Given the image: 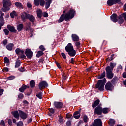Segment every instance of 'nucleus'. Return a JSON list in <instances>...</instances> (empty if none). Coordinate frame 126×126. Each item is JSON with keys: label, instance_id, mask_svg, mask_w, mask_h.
Returning a JSON list of instances; mask_svg holds the SVG:
<instances>
[{"label": "nucleus", "instance_id": "obj_1", "mask_svg": "<svg viewBox=\"0 0 126 126\" xmlns=\"http://www.w3.org/2000/svg\"><path fill=\"white\" fill-rule=\"evenodd\" d=\"M75 10L68 7L63 11V14L61 16L58 21L59 23L63 22V20L68 21L69 19H72L75 16Z\"/></svg>", "mask_w": 126, "mask_h": 126}, {"label": "nucleus", "instance_id": "obj_2", "mask_svg": "<svg viewBox=\"0 0 126 126\" xmlns=\"http://www.w3.org/2000/svg\"><path fill=\"white\" fill-rule=\"evenodd\" d=\"M65 50L70 57H74L76 55V51L74 50L72 44L69 43L65 47Z\"/></svg>", "mask_w": 126, "mask_h": 126}, {"label": "nucleus", "instance_id": "obj_3", "mask_svg": "<svg viewBox=\"0 0 126 126\" xmlns=\"http://www.w3.org/2000/svg\"><path fill=\"white\" fill-rule=\"evenodd\" d=\"M2 2V12H6V11H8L10 9V6H11V1H10V0H3Z\"/></svg>", "mask_w": 126, "mask_h": 126}, {"label": "nucleus", "instance_id": "obj_4", "mask_svg": "<svg viewBox=\"0 0 126 126\" xmlns=\"http://www.w3.org/2000/svg\"><path fill=\"white\" fill-rule=\"evenodd\" d=\"M106 82H107L106 78H104L103 80H98L95 85L96 88H98V90H100V91H103L104 89Z\"/></svg>", "mask_w": 126, "mask_h": 126}, {"label": "nucleus", "instance_id": "obj_5", "mask_svg": "<svg viewBox=\"0 0 126 126\" xmlns=\"http://www.w3.org/2000/svg\"><path fill=\"white\" fill-rule=\"evenodd\" d=\"M106 71L107 77L109 79H112L114 77V73H113V70H110L109 67H106L105 69Z\"/></svg>", "mask_w": 126, "mask_h": 126}, {"label": "nucleus", "instance_id": "obj_6", "mask_svg": "<svg viewBox=\"0 0 126 126\" xmlns=\"http://www.w3.org/2000/svg\"><path fill=\"white\" fill-rule=\"evenodd\" d=\"M25 54L28 59H32V57H33V51L30 49H26L25 51Z\"/></svg>", "mask_w": 126, "mask_h": 126}, {"label": "nucleus", "instance_id": "obj_7", "mask_svg": "<svg viewBox=\"0 0 126 126\" xmlns=\"http://www.w3.org/2000/svg\"><path fill=\"white\" fill-rule=\"evenodd\" d=\"M48 87V83L45 81H41L38 85V87L40 90H43L45 87Z\"/></svg>", "mask_w": 126, "mask_h": 126}, {"label": "nucleus", "instance_id": "obj_8", "mask_svg": "<svg viewBox=\"0 0 126 126\" xmlns=\"http://www.w3.org/2000/svg\"><path fill=\"white\" fill-rule=\"evenodd\" d=\"M105 89L110 91L113 90L114 86H113V84L111 82H107L105 85Z\"/></svg>", "mask_w": 126, "mask_h": 126}, {"label": "nucleus", "instance_id": "obj_9", "mask_svg": "<svg viewBox=\"0 0 126 126\" xmlns=\"http://www.w3.org/2000/svg\"><path fill=\"white\" fill-rule=\"evenodd\" d=\"M28 16H29V14H27V13L24 12L21 13V18L22 21L25 22L26 21V19H28Z\"/></svg>", "mask_w": 126, "mask_h": 126}, {"label": "nucleus", "instance_id": "obj_10", "mask_svg": "<svg viewBox=\"0 0 126 126\" xmlns=\"http://www.w3.org/2000/svg\"><path fill=\"white\" fill-rule=\"evenodd\" d=\"M93 126H102V120L100 119L94 120Z\"/></svg>", "mask_w": 126, "mask_h": 126}, {"label": "nucleus", "instance_id": "obj_11", "mask_svg": "<svg viewBox=\"0 0 126 126\" xmlns=\"http://www.w3.org/2000/svg\"><path fill=\"white\" fill-rule=\"evenodd\" d=\"M19 113L21 119H22L23 120H26V119H27V117H28L27 113H26L21 110H19Z\"/></svg>", "mask_w": 126, "mask_h": 126}, {"label": "nucleus", "instance_id": "obj_12", "mask_svg": "<svg viewBox=\"0 0 126 126\" xmlns=\"http://www.w3.org/2000/svg\"><path fill=\"white\" fill-rule=\"evenodd\" d=\"M94 114L96 115H102V108L100 106H97L95 108Z\"/></svg>", "mask_w": 126, "mask_h": 126}, {"label": "nucleus", "instance_id": "obj_13", "mask_svg": "<svg viewBox=\"0 0 126 126\" xmlns=\"http://www.w3.org/2000/svg\"><path fill=\"white\" fill-rule=\"evenodd\" d=\"M71 38L73 42H78L79 41V37L76 34H72Z\"/></svg>", "mask_w": 126, "mask_h": 126}, {"label": "nucleus", "instance_id": "obj_14", "mask_svg": "<svg viewBox=\"0 0 126 126\" xmlns=\"http://www.w3.org/2000/svg\"><path fill=\"white\" fill-rule=\"evenodd\" d=\"M54 106L57 109H61L63 107V103L61 102H55Z\"/></svg>", "mask_w": 126, "mask_h": 126}, {"label": "nucleus", "instance_id": "obj_15", "mask_svg": "<svg viewBox=\"0 0 126 126\" xmlns=\"http://www.w3.org/2000/svg\"><path fill=\"white\" fill-rule=\"evenodd\" d=\"M111 19L113 22H117L118 21V15L117 14H113L111 16Z\"/></svg>", "mask_w": 126, "mask_h": 126}, {"label": "nucleus", "instance_id": "obj_16", "mask_svg": "<svg viewBox=\"0 0 126 126\" xmlns=\"http://www.w3.org/2000/svg\"><path fill=\"white\" fill-rule=\"evenodd\" d=\"M28 19H29L31 22H32V23H34V22H35V17H34L33 15L29 14Z\"/></svg>", "mask_w": 126, "mask_h": 126}, {"label": "nucleus", "instance_id": "obj_17", "mask_svg": "<svg viewBox=\"0 0 126 126\" xmlns=\"http://www.w3.org/2000/svg\"><path fill=\"white\" fill-rule=\"evenodd\" d=\"M11 113L13 115V117L15 118V119H17V120H19V113H18V111H13L11 112Z\"/></svg>", "mask_w": 126, "mask_h": 126}, {"label": "nucleus", "instance_id": "obj_18", "mask_svg": "<svg viewBox=\"0 0 126 126\" xmlns=\"http://www.w3.org/2000/svg\"><path fill=\"white\" fill-rule=\"evenodd\" d=\"M116 0H108L107 2V4L108 6H112V5H114V4H116Z\"/></svg>", "mask_w": 126, "mask_h": 126}, {"label": "nucleus", "instance_id": "obj_19", "mask_svg": "<svg viewBox=\"0 0 126 126\" xmlns=\"http://www.w3.org/2000/svg\"><path fill=\"white\" fill-rule=\"evenodd\" d=\"M51 3H52V0H46V3H45L46 9H48V8L50 7V5H51Z\"/></svg>", "mask_w": 126, "mask_h": 126}, {"label": "nucleus", "instance_id": "obj_20", "mask_svg": "<svg viewBox=\"0 0 126 126\" xmlns=\"http://www.w3.org/2000/svg\"><path fill=\"white\" fill-rule=\"evenodd\" d=\"M116 65H117L116 63L111 62L110 63V66H107V67H109L110 70H113L114 67H115Z\"/></svg>", "mask_w": 126, "mask_h": 126}, {"label": "nucleus", "instance_id": "obj_21", "mask_svg": "<svg viewBox=\"0 0 126 126\" xmlns=\"http://www.w3.org/2000/svg\"><path fill=\"white\" fill-rule=\"evenodd\" d=\"M99 104H100V100L97 99L96 101H95L92 104L93 109H94L95 107H97V106H98Z\"/></svg>", "mask_w": 126, "mask_h": 126}, {"label": "nucleus", "instance_id": "obj_22", "mask_svg": "<svg viewBox=\"0 0 126 126\" xmlns=\"http://www.w3.org/2000/svg\"><path fill=\"white\" fill-rule=\"evenodd\" d=\"M14 47V45L12 43H9L6 45V48L8 50V51H12V49Z\"/></svg>", "mask_w": 126, "mask_h": 126}, {"label": "nucleus", "instance_id": "obj_23", "mask_svg": "<svg viewBox=\"0 0 126 126\" xmlns=\"http://www.w3.org/2000/svg\"><path fill=\"white\" fill-rule=\"evenodd\" d=\"M15 52L17 55H21V54H24V51L20 49V48L16 49Z\"/></svg>", "mask_w": 126, "mask_h": 126}, {"label": "nucleus", "instance_id": "obj_24", "mask_svg": "<svg viewBox=\"0 0 126 126\" xmlns=\"http://www.w3.org/2000/svg\"><path fill=\"white\" fill-rule=\"evenodd\" d=\"M15 5L16 6V7H17V8H20V9H23V6L22 5V4L19 2H15Z\"/></svg>", "mask_w": 126, "mask_h": 126}, {"label": "nucleus", "instance_id": "obj_25", "mask_svg": "<svg viewBox=\"0 0 126 126\" xmlns=\"http://www.w3.org/2000/svg\"><path fill=\"white\" fill-rule=\"evenodd\" d=\"M117 21H118V23H119V24H122V23H124V19H123V16H119Z\"/></svg>", "mask_w": 126, "mask_h": 126}, {"label": "nucleus", "instance_id": "obj_26", "mask_svg": "<svg viewBox=\"0 0 126 126\" xmlns=\"http://www.w3.org/2000/svg\"><path fill=\"white\" fill-rule=\"evenodd\" d=\"M42 14L43 11H42V10L39 9L37 10V15L39 18H41Z\"/></svg>", "mask_w": 126, "mask_h": 126}, {"label": "nucleus", "instance_id": "obj_27", "mask_svg": "<svg viewBox=\"0 0 126 126\" xmlns=\"http://www.w3.org/2000/svg\"><path fill=\"white\" fill-rule=\"evenodd\" d=\"M29 87V86H22L21 88H19V90L20 91V92H24V90H25L27 88Z\"/></svg>", "mask_w": 126, "mask_h": 126}, {"label": "nucleus", "instance_id": "obj_28", "mask_svg": "<svg viewBox=\"0 0 126 126\" xmlns=\"http://www.w3.org/2000/svg\"><path fill=\"white\" fill-rule=\"evenodd\" d=\"M73 117L74 118H75V119H79V118H80V114H79V111H76L75 112H74Z\"/></svg>", "mask_w": 126, "mask_h": 126}, {"label": "nucleus", "instance_id": "obj_29", "mask_svg": "<svg viewBox=\"0 0 126 126\" xmlns=\"http://www.w3.org/2000/svg\"><path fill=\"white\" fill-rule=\"evenodd\" d=\"M58 122H59L61 124H63L64 123V119H63V117L62 116H59Z\"/></svg>", "mask_w": 126, "mask_h": 126}, {"label": "nucleus", "instance_id": "obj_30", "mask_svg": "<svg viewBox=\"0 0 126 126\" xmlns=\"http://www.w3.org/2000/svg\"><path fill=\"white\" fill-rule=\"evenodd\" d=\"M30 85L32 88H34L35 87V85H36V83H35V81L32 80L30 82Z\"/></svg>", "mask_w": 126, "mask_h": 126}, {"label": "nucleus", "instance_id": "obj_31", "mask_svg": "<svg viewBox=\"0 0 126 126\" xmlns=\"http://www.w3.org/2000/svg\"><path fill=\"white\" fill-rule=\"evenodd\" d=\"M106 76V72L104 71L101 74L98 75V79H102L104 78Z\"/></svg>", "mask_w": 126, "mask_h": 126}, {"label": "nucleus", "instance_id": "obj_32", "mask_svg": "<svg viewBox=\"0 0 126 126\" xmlns=\"http://www.w3.org/2000/svg\"><path fill=\"white\" fill-rule=\"evenodd\" d=\"M116 121L114 119H110L108 122L109 126H113L115 125Z\"/></svg>", "mask_w": 126, "mask_h": 126}, {"label": "nucleus", "instance_id": "obj_33", "mask_svg": "<svg viewBox=\"0 0 126 126\" xmlns=\"http://www.w3.org/2000/svg\"><path fill=\"white\" fill-rule=\"evenodd\" d=\"M7 28L8 29L9 31H11V32H14L15 31V28L13 26L9 25L7 26Z\"/></svg>", "mask_w": 126, "mask_h": 126}, {"label": "nucleus", "instance_id": "obj_34", "mask_svg": "<svg viewBox=\"0 0 126 126\" xmlns=\"http://www.w3.org/2000/svg\"><path fill=\"white\" fill-rule=\"evenodd\" d=\"M110 112V108H104L102 109V113L103 114H108Z\"/></svg>", "mask_w": 126, "mask_h": 126}, {"label": "nucleus", "instance_id": "obj_35", "mask_svg": "<svg viewBox=\"0 0 126 126\" xmlns=\"http://www.w3.org/2000/svg\"><path fill=\"white\" fill-rule=\"evenodd\" d=\"M75 46L76 47V48L78 49V50H79V49H80L81 48V46H80V42H79V41H76L75 42Z\"/></svg>", "mask_w": 126, "mask_h": 126}, {"label": "nucleus", "instance_id": "obj_36", "mask_svg": "<svg viewBox=\"0 0 126 126\" xmlns=\"http://www.w3.org/2000/svg\"><path fill=\"white\" fill-rule=\"evenodd\" d=\"M44 55V52L42 51H39L37 52V53L36 54L37 58H40V57H41V56H43Z\"/></svg>", "mask_w": 126, "mask_h": 126}, {"label": "nucleus", "instance_id": "obj_37", "mask_svg": "<svg viewBox=\"0 0 126 126\" xmlns=\"http://www.w3.org/2000/svg\"><path fill=\"white\" fill-rule=\"evenodd\" d=\"M10 16L12 18H14L15 16H17V13L15 11H13L12 13H10Z\"/></svg>", "mask_w": 126, "mask_h": 126}, {"label": "nucleus", "instance_id": "obj_38", "mask_svg": "<svg viewBox=\"0 0 126 126\" xmlns=\"http://www.w3.org/2000/svg\"><path fill=\"white\" fill-rule=\"evenodd\" d=\"M23 29V24H20L17 26V30H18V31H21V30H22Z\"/></svg>", "mask_w": 126, "mask_h": 126}, {"label": "nucleus", "instance_id": "obj_39", "mask_svg": "<svg viewBox=\"0 0 126 126\" xmlns=\"http://www.w3.org/2000/svg\"><path fill=\"white\" fill-rule=\"evenodd\" d=\"M4 62L5 63L7 64V66L9 65V59L7 57H4Z\"/></svg>", "mask_w": 126, "mask_h": 126}, {"label": "nucleus", "instance_id": "obj_40", "mask_svg": "<svg viewBox=\"0 0 126 126\" xmlns=\"http://www.w3.org/2000/svg\"><path fill=\"white\" fill-rule=\"evenodd\" d=\"M20 66V61L19 60H17L16 61V64L15 66V68H18Z\"/></svg>", "mask_w": 126, "mask_h": 126}, {"label": "nucleus", "instance_id": "obj_41", "mask_svg": "<svg viewBox=\"0 0 126 126\" xmlns=\"http://www.w3.org/2000/svg\"><path fill=\"white\" fill-rule=\"evenodd\" d=\"M40 0H34V3L36 6H39L40 5Z\"/></svg>", "mask_w": 126, "mask_h": 126}, {"label": "nucleus", "instance_id": "obj_42", "mask_svg": "<svg viewBox=\"0 0 126 126\" xmlns=\"http://www.w3.org/2000/svg\"><path fill=\"white\" fill-rule=\"evenodd\" d=\"M42 92H39L38 94H36V97H37V98H39V99H42L43 97H42Z\"/></svg>", "mask_w": 126, "mask_h": 126}, {"label": "nucleus", "instance_id": "obj_43", "mask_svg": "<svg viewBox=\"0 0 126 126\" xmlns=\"http://www.w3.org/2000/svg\"><path fill=\"white\" fill-rule=\"evenodd\" d=\"M24 95L22 93H20L18 95V99H20V100H22V99H23L24 97Z\"/></svg>", "mask_w": 126, "mask_h": 126}, {"label": "nucleus", "instance_id": "obj_44", "mask_svg": "<svg viewBox=\"0 0 126 126\" xmlns=\"http://www.w3.org/2000/svg\"><path fill=\"white\" fill-rule=\"evenodd\" d=\"M40 6L44 7L45 6V0H40Z\"/></svg>", "mask_w": 126, "mask_h": 126}, {"label": "nucleus", "instance_id": "obj_45", "mask_svg": "<svg viewBox=\"0 0 126 126\" xmlns=\"http://www.w3.org/2000/svg\"><path fill=\"white\" fill-rule=\"evenodd\" d=\"M4 25V21L0 20V31L1 30V27Z\"/></svg>", "mask_w": 126, "mask_h": 126}, {"label": "nucleus", "instance_id": "obj_46", "mask_svg": "<svg viewBox=\"0 0 126 126\" xmlns=\"http://www.w3.org/2000/svg\"><path fill=\"white\" fill-rule=\"evenodd\" d=\"M4 32L5 33V34L6 36H7V35H8V34H9V31H8V30H7V29H4Z\"/></svg>", "mask_w": 126, "mask_h": 126}, {"label": "nucleus", "instance_id": "obj_47", "mask_svg": "<svg viewBox=\"0 0 126 126\" xmlns=\"http://www.w3.org/2000/svg\"><path fill=\"white\" fill-rule=\"evenodd\" d=\"M39 49L42 52H44V51L46 50V48H45V47H44L43 45H41L39 46Z\"/></svg>", "mask_w": 126, "mask_h": 126}, {"label": "nucleus", "instance_id": "obj_48", "mask_svg": "<svg viewBox=\"0 0 126 126\" xmlns=\"http://www.w3.org/2000/svg\"><path fill=\"white\" fill-rule=\"evenodd\" d=\"M3 16H4V13H2L1 14L0 17V21H4V19L3 18Z\"/></svg>", "mask_w": 126, "mask_h": 126}, {"label": "nucleus", "instance_id": "obj_49", "mask_svg": "<svg viewBox=\"0 0 126 126\" xmlns=\"http://www.w3.org/2000/svg\"><path fill=\"white\" fill-rule=\"evenodd\" d=\"M14 78H15V77L13 76H10L8 77L7 79H8V80H13V79H14Z\"/></svg>", "mask_w": 126, "mask_h": 126}, {"label": "nucleus", "instance_id": "obj_50", "mask_svg": "<svg viewBox=\"0 0 126 126\" xmlns=\"http://www.w3.org/2000/svg\"><path fill=\"white\" fill-rule=\"evenodd\" d=\"M49 112L51 114H54L55 113V110L53 108H50L48 109Z\"/></svg>", "mask_w": 126, "mask_h": 126}, {"label": "nucleus", "instance_id": "obj_51", "mask_svg": "<svg viewBox=\"0 0 126 126\" xmlns=\"http://www.w3.org/2000/svg\"><path fill=\"white\" fill-rule=\"evenodd\" d=\"M84 122L86 123L88 121V117L87 116H84L83 118Z\"/></svg>", "mask_w": 126, "mask_h": 126}, {"label": "nucleus", "instance_id": "obj_52", "mask_svg": "<svg viewBox=\"0 0 126 126\" xmlns=\"http://www.w3.org/2000/svg\"><path fill=\"white\" fill-rule=\"evenodd\" d=\"M23 126V123L22 122V121H19L17 124V126Z\"/></svg>", "mask_w": 126, "mask_h": 126}, {"label": "nucleus", "instance_id": "obj_53", "mask_svg": "<svg viewBox=\"0 0 126 126\" xmlns=\"http://www.w3.org/2000/svg\"><path fill=\"white\" fill-rule=\"evenodd\" d=\"M21 56H20V58L21 59H26V56L24 55V53L21 54Z\"/></svg>", "mask_w": 126, "mask_h": 126}, {"label": "nucleus", "instance_id": "obj_54", "mask_svg": "<svg viewBox=\"0 0 126 126\" xmlns=\"http://www.w3.org/2000/svg\"><path fill=\"white\" fill-rule=\"evenodd\" d=\"M61 56L63 57V59H66V55H65V54H64V53L62 52L61 53Z\"/></svg>", "mask_w": 126, "mask_h": 126}, {"label": "nucleus", "instance_id": "obj_55", "mask_svg": "<svg viewBox=\"0 0 126 126\" xmlns=\"http://www.w3.org/2000/svg\"><path fill=\"white\" fill-rule=\"evenodd\" d=\"M74 58H71V60H70V63H72V64H74Z\"/></svg>", "mask_w": 126, "mask_h": 126}, {"label": "nucleus", "instance_id": "obj_56", "mask_svg": "<svg viewBox=\"0 0 126 126\" xmlns=\"http://www.w3.org/2000/svg\"><path fill=\"white\" fill-rule=\"evenodd\" d=\"M3 44L5 46V45L7 44V39H4L3 40Z\"/></svg>", "mask_w": 126, "mask_h": 126}, {"label": "nucleus", "instance_id": "obj_57", "mask_svg": "<svg viewBox=\"0 0 126 126\" xmlns=\"http://www.w3.org/2000/svg\"><path fill=\"white\" fill-rule=\"evenodd\" d=\"M1 126H5V123L4 122V121L2 120L0 123Z\"/></svg>", "mask_w": 126, "mask_h": 126}, {"label": "nucleus", "instance_id": "obj_58", "mask_svg": "<svg viewBox=\"0 0 126 126\" xmlns=\"http://www.w3.org/2000/svg\"><path fill=\"white\" fill-rule=\"evenodd\" d=\"M27 7L28 8H31V7H32V4H31L30 3H27Z\"/></svg>", "mask_w": 126, "mask_h": 126}, {"label": "nucleus", "instance_id": "obj_59", "mask_svg": "<svg viewBox=\"0 0 126 126\" xmlns=\"http://www.w3.org/2000/svg\"><path fill=\"white\" fill-rule=\"evenodd\" d=\"M66 126H71V122L67 121V123H66Z\"/></svg>", "mask_w": 126, "mask_h": 126}, {"label": "nucleus", "instance_id": "obj_60", "mask_svg": "<svg viewBox=\"0 0 126 126\" xmlns=\"http://www.w3.org/2000/svg\"><path fill=\"white\" fill-rule=\"evenodd\" d=\"M43 16L44 17H48V16H49V15L48 14V13L44 12L43 14Z\"/></svg>", "mask_w": 126, "mask_h": 126}, {"label": "nucleus", "instance_id": "obj_61", "mask_svg": "<svg viewBox=\"0 0 126 126\" xmlns=\"http://www.w3.org/2000/svg\"><path fill=\"white\" fill-rule=\"evenodd\" d=\"M8 123L10 126H11V125H12V121H11V119H9L8 120Z\"/></svg>", "mask_w": 126, "mask_h": 126}, {"label": "nucleus", "instance_id": "obj_62", "mask_svg": "<svg viewBox=\"0 0 126 126\" xmlns=\"http://www.w3.org/2000/svg\"><path fill=\"white\" fill-rule=\"evenodd\" d=\"M3 89H0V95H2L3 93Z\"/></svg>", "mask_w": 126, "mask_h": 126}, {"label": "nucleus", "instance_id": "obj_63", "mask_svg": "<svg viewBox=\"0 0 126 126\" xmlns=\"http://www.w3.org/2000/svg\"><path fill=\"white\" fill-rule=\"evenodd\" d=\"M8 70H9L8 68H3L4 72H7V71H8Z\"/></svg>", "mask_w": 126, "mask_h": 126}, {"label": "nucleus", "instance_id": "obj_64", "mask_svg": "<svg viewBox=\"0 0 126 126\" xmlns=\"http://www.w3.org/2000/svg\"><path fill=\"white\" fill-rule=\"evenodd\" d=\"M123 78H126V72H125L123 73Z\"/></svg>", "mask_w": 126, "mask_h": 126}]
</instances>
